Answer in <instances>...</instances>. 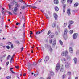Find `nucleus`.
Segmentation results:
<instances>
[{"mask_svg": "<svg viewBox=\"0 0 79 79\" xmlns=\"http://www.w3.org/2000/svg\"><path fill=\"white\" fill-rule=\"evenodd\" d=\"M64 55L66 58L67 59H70V56L68 55V51H65L64 53V52H63L62 53V56H64Z\"/></svg>", "mask_w": 79, "mask_h": 79, "instance_id": "nucleus-1", "label": "nucleus"}, {"mask_svg": "<svg viewBox=\"0 0 79 79\" xmlns=\"http://www.w3.org/2000/svg\"><path fill=\"white\" fill-rule=\"evenodd\" d=\"M45 47L46 48H47L48 49H49V50L50 52H52V51H53V50L52 49V48H51V46H50V45H49L48 44H46L45 45Z\"/></svg>", "mask_w": 79, "mask_h": 79, "instance_id": "nucleus-2", "label": "nucleus"}, {"mask_svg": "<svg viewBox=\"0 0 79 79\" xmlns=\"http://www.w3.org/2000/svg\"><path fill=\"white\" fill-rule=\"evenodd\" d=\"M78 35V34L77 33H75L73 35V39H76L77 37V36Z\"/></svg>", "mask_w": 79, "mask_h": 79, "instance_id": "nucleus-3", "label": "nucleus"}, {"mask_svg": "<svg viewBox=\"0 0 79 79\" xmlns=\"http://www.w3.org/2000/svg\"><path fill=\"white\" fill-rule=\"evenodd\" d=\"M60 64L58 63L57 64L56 67V70L58 71V70H59V69H60Z\"/></svg>", "mask_w": 79, "mask_h": 79, "instance_id": "nucleus-4", "label": "nucleus"}, {"mask_svg": "<svg viewBox=\"0 0 79 79\" xmlns=\"http://www.w3.org/2000/svg\"><path fill=\"white\" fill-rule=\"evenodd\" d=\"M49 60V57H48V56H46V57H45L44 59V61L45 63H47V61H48Z\"/></svg>", "mask_w": 79, "mask_h": 79, "instance_id": "nucleus-5", "label": "nucleus"}, {"mask_svg": "<svg viewBox=\"0 0 79 79\" xmlns=\"http://www.w3.org/2000/svg\"><path fill=\"white\" fill-rule=\"evenodd\" d=\"M52 26L53 28H55V27H56V22H54L52 24Z\"/></svg>", "mask_w": 79, "mask_h": 79, "instance_id": "nucleus-6", "label": "nucleus"}, {"mask_svg": "<svg viewBox=\"0 0 79 79\" xmlns=\"http://www.w3.org/2000/svg\"><path fill=\"white\" fill-rule=\"evenodd\" d=\"M54 18H55V19L56 20H57V19H58V15L56 13H55L54 14Z\"/></svg>", "mask_w": 79, "mask_h": 79, "instance_id": "nucleus-7", "label": "nucleus"}, {"mask_svg": "<svg viewBox=\"0 0 79 79\" xmlns=\"http://www.w3.org/2000/svg\"><path fill=\"white\" fill-rule=\"evenodd\" d=\"M70 11H71V9H69L67 10V14L68 16L71 15V12H70Z\"/></svg>", "mask_w": 79, "mask_h": 79, "instance_id": "nucleus-8", "label": "nucleus"}, {"mask_svg": "<svg viewBox=\"0 0 79 79\" xmlns=\"http://www.w3.org/2000/svg\"><path fill=\"white\" fill-rule=\"evenodd\" d=\"M69 52L71 53H73V48H72V47H70L69 48Z\"/></svg>", "mask_w": 79, "mask_h": 79, "instance_id": "nucleus-9", "label": "nucleus"}, {"mask_svg": "<svg viewBox=\"0 0 79 79\" xmlns=\"http://www.w3.org/2000/svg\"><path fill=\"white\" fill-rule=\"evenodd\" d=\"M65 66L67 68H69V63L68 62H66L65 63Z\"/></svg>", "mask_w": 79, "mask_h": 79, "instance_id": "nucleus-10", "label": "nucleus"}, {"mask_svg": "<svg viewBox=\"0 0 79 79\" xmlns=\"http://www.w3.org/2000/svg\"><path fill=\"white\" fill-rule=\"evenodd\" d=\"M66 5H64L63 6V11L64 13L65 12V10H66Z\"/></svg>", "mask_w": 79, "mask_h": 79, "instance_id": "nucleus-11", "label": "nucleus"}, {"mask_svg": "<svg viewBox=\"0 0 79 79\" xmlns=\"http://www.w3.org/2000/svg\"><path fill=\"white\" fill-rule=\"evenodd\" d=\"M53 37H54V34H53L52 33H51L49 36V38L50 39H51V38H53Z\"/></svg>", "mask_w": 79, "mask_h": 79, "instance_id": "nucleus-12", "label": "nucleus"}, {"mask_svg": "<svg viewBox=\"0 0 79 79\" xmlns=\"http://www.w3.org/2000/svg\"><path fill=\"white\" fill-rule=\"evenodd\" d=\"M67 33H68V30L67 29H65L64 31V35H67Z\"/></svg>", "mask_w": 79, "mask_h": 79, "instance_id": "nucleus-13", "label": "nucleus"}, {"mask_svg": "<svg viewBox=\"0 0 79 79\" xmlns=\"http://www.w3.org/2000/svg\"><path fill=\"white\" fill-rule=\"evenodd\" d=\"M54 4H58V3H59L58 0H54Z\"/></svg>", "mask_w": 79, "mask_h": 79, "instance_id": "nucleus-14", "label": "nucleus"}, {"mask_svg": "<svg viewBox=\"0 0 79 79\" xmlns=\"http://www.w3.org/2000/svg\"><path fill=\"white\" fill-rule=\"evenodd\" d=\"M50 76H54L55 73H54V72L52 71H50Z\"/></svg>", "mask_w": 79, "mask_h": 79, "instance_id": "nucleus-15", "label": "nucleus"}, {"mask_svg": "<svg viewBox=\"0 0 79 79\" xmlns=\"http://www.w3.org/2000/svg\"><path fill=\"white\" fill-rule=\"evenodd\" d=\"M56 40H54L52 43V45L55 46L56 45Z\"/></svg>", "mask_w": 79, "mask_h": 79, "instance_id": "nucleus-16", "label": "nucleus"}, {"mask_svg": "<svg viewBox=\"0 0 79 79\" xmlns=\"http://www.w3.org/2000/svg\"><path fill=\"white\" fill-rule=\"evenodd\" d=\"M13 69V68H10V71H11V72H12V73H13V74H16V73L14 72L13 71V70H12V69Z\"/></svg>", "mask_w": 79, "mask_h": 79, "instance_id": "nucleus-17", "label": "nucleus"}, {"mask_svg": "<svg viewBox=\"0 0 79 79\" xmlns=\"http://www.w3.org/2000/svg\"><path fill=\"white\" fill-rule=\"evenodd\" d=\"M73 60H74V63L75 64H76V63H77V59H76V58H74L73 59Z\"/></svg>", "mask_w": 79, "mask_h": 79, "instance_id": "nucleus-18", "label": "nucleus"}, {"mask_svg": "<svg viewBox=\"0 0 79 79\" xmlns=\"http://www.w3.org/2000/svg\"><path fill=\"white\" fill-rule=\"evenodd\" d=\"M69 24H73L74 23V21H69Z\"/></svg>", "mask_w": 79, "mask_h": 79, "instance_id": "nucleus-19", "label": "nucleus"}, {"mask_svg": "<svg viewBox=\"0 0 79 79\" xmlns=\"http://www.w3.org/2000/svg\"><path fill=\"white\" fill-rule=\"evenodd\" d=\"M63 36L64 38V40H66V39H67V38H68V37H67V36L66 35H63Z\"/></svg>", "mask_w": 79, "mask_h": 79, "instance_id": "nucleus-20", "label": "nucleus"}, {"mask_svg": "<svg viewBox=\"0 0 79 79\" xmlns=\"http://www.w3.org/2000/svg\"><path fill=\"white\" fill-rule=\"evenodd\" d=\"M28 68H30L31 66V64L30 63H28L27 64Z\"/></svg>", "mask_w": 79, "mask_h": 79, "instance_id": "nucleus-21", "label": "nucleus"}, {"mask_svg": "<svg viewBox=\"0 0 79 79\" xmlns=\"http://www.w3.org/2000/svg\"><path fill=\"white\" fill-rule=\"evenodd\" d=\"M25 6H24L25 7V8H26V7H27V6H29V7H30V6H31V5H27L26 3H25Z\"/></svg>", "mask_w": 79, "mask_h": 79, "instance_id": "nucleus-22", "label": "nucleus"}, {"mask_svg": "<svg viewBox=\"0 0 79 79\" xmlns=\"http://www.w3.org/2000/svg\"><path fill=\"white\" fill-rule=\"evenodd\" d=\"M55 10L56 11H58L59 10L58 7H56L55 8Z\"/></svg>", "mask_w": 79, "mask_h": 79, "instance_id": "nucleus-23", "label": "nucleus"}, {"mask_svg": "<svg viewBox=\"0 0 79 79\" xmlns=\"http://www.w3.org/2000/svg\"><path fill=\"white\" fill-rule=\"evenodd\" d=\"M78 5H79V3H76L74 5V7H76L77 6H78Z\"/></svg>", "mask_w": 79, "mask_h": 79, "instance_id": "nucleus-24", "label": "nucleus"}, {"mask_svg": "<svg viewBox=\"0 0 79 79\" xmlns=\"http://www.w3.org/2000/svg\"><path fill=\"white\" fill-rule=\"evenodd\" d=\"M6 78L7 79H11V76H7L6 77Z\"/></svg>", "mask_w": 79, "mask_h": 79, "instance_id": "nucleus-25", "label": "nucleus"}, {"mask_svg": "<svg viewBox=\"0 0 79 79\" xmlns=\"http://www.w3.org/2000/svg\"><path fill=\"white\" fill-rule=\"evenodd\" d=\"M73 1V0H70L69 1V0H67V2H70V4H71V3H72V1Z\"/></svg>", "mask_w": 79, "mask_h": 79, "instance_id": "nucleus-26", "label": "nucleus"}, {"mask_svg": "<svg viewBox=\"0 0 79 79\" xmlns=\"http://www.w3.org/2000/svg\"><path fill=\"white\" fill-rule=\"evenodd\" d=\"M14 10L15 11H17V10H18V8L17 7H15L14 8V10Z\"/></svg>", "mask_w": 79, "mask_h": 79, "instance_id": "nucleus-27", "label": "nucleus"}, {"mask_svg": "<svg viewBox=\"0 0 79 79\" xmlns=\"http://www.w3.org/2000/svg\"><path fill=\"white\" fill-rule=\"evenodd\" d=\"M38 74L39 72H36L34 75V76H36V75H38Z\"/></svg>", "mask_w": 79, "mask_h": 79, "instance_id": "nucleus-28", "label": "nucleus"}, {"mask_svg": "<svg viewBox=\"0 0 79 79\" xmlns=\"http://www.w3.org/2000/svg\"><path fill=\"white\" fill-rule=\"evenodd\" d=\"M66 2V0H62V3L63 4V3H64Z\"/></svg>", "mask_w": 79, "mask_h": 79, "instance_id": "nucleus-29", "label": "nucleus"}, {"mask_svg": "<svg viewBox=\"0 0 79 79\" xmlns=\"http://www.w3.org/2000/svg\"><path fill=\"white\" fill-rule=\"evenodd\" d=\"M67 25V23H64V25L63 27H66V26Z\"/></svg>", "mask_w": 79, "mask_h": 79, "instance_id": "nucleus-30", "label": "nucleus"}, {"mask_svg": "<svg viewBox=\"0 0 79 79\" xmlns=\"http://www.w3.org/2000/svg\"><path fill=\"white\" fill-rule=\"evenodd\" d=\"M60 71L61 72H63V68L61 67V69H60Z\"/></svg>", "mask_w": 79, "mask_h": 79, "instance_id": "nucleus-31", "label": "nucleus"}, {"mask_svg": "<svg viewBox=\"0 0 79 79\" xmlns=\"http://www.w3.org/2000/svg\"><path fill=\"white\" fill-rule=\"evenodd\" d=\"M13 13L14 14H15V15H17V13H16V12H17V11H15V10H13Z\"/></svg>", "mask_w": 79, "mask_h": 79, "instance_id": "nucleus-32", "label": "nucleus"}, {"mask_svg": "<svg viewBox=\"0 0 79 79\" xmlns=\"http://www.w3.org/2000/svg\"><path fill=\"white\" fill-rule=\"evenodd\" d=\"M73 33V30H71L70 31V34H72Z\"/></svg>", "mask_w": 79, "mask_h": 79, "instance_id": "nucleus-33", "label": "nucleus"}, {"mask_svg": "<svg viewBox=\"0 0 79 79\" xmlns=\"http://www.w3.org/2000/svg\"><path fill=\"white\" fill-rule=\"evenodd\" d=\"M7 45H11V42H8L7 43Z\"/></svg>", "mask_w": 79, "mask_h": 79, "instance_id": "nucleus-34", "label": "nucleus"}, {"mask_svg": "<svg viewBox=\"0 0 79 79\" xmlns=\"http://www.w3.org/2000/svg\"><path fill=\"white\" fill-rule=\"evenodd\" d=\"M59 42H60V45H63V42H62V41H61V40H60L59 41Z\"/></svg>", "mask_w": 79, "mask_h": 79, "instance_id": "nucleus-35", "label": "nucleus"}, {"mask_svg": "<svg viewBox=\"0 0 79 79\" xmlns=\"http://www.w3.org/2000/svg\"><path fill=\"white\" fill-rule=\"evenodd\" d=\"M51 34V31L50 30H49L48 31V35H49V34Z\"/></svg>", "mask_w": 79, "mask_h": 79, "instance_id": "nucleus-36", "label": "nucleus"}, {"mask_svg": "<svg viewBox=\"0 0 79 79\" xmlns=\"http://www.w3.org/2000/svg\"><path fill=\"white\" fill-rule=\"evenodd\" d=\"M19 5H18V4H16V6L17 8H19Z\"/></svg>", "mask_w": 79, "mask_h": 79, "instance_id": "nucleus-37", "label": "nucleus"}, {"mask_svg": "<svg viewBox=\"0 0 79 79\" xmlns=\"http://www.w3.org/2000/svg\"><path fill=\"white\" fill-rule=\"evenodd\" d=\"M30 37H31V38H32V36H31V35H32V34H33V33H32V31H30Z\"/></svg>", "mask_w": 79, "mask_h": 79, "instance_id": "nucleus-38", "label": "nucleus"}, {"mask_svg": "<svg viewBox=\"0 0 79 79\" xmlns=\"http://www.w3.org/2000/svg\"><path fill=\"white\" fill-rule=\"evenodd\" d=\"M65 77H66V75L64 74L63 75V79H64V78H65Z\"/></svg>", "mask_w": 79, "mask_h": 79, "instance_id": "nucleus-39", "label": "nucleus"}, {"mask_svg": "<svg viewBox=\"0 0 79 79\" xmlns=\"http://www.w3.org/2000/svg\"><path fill=\"white\" fill-rule=\"evenodd\" d=\"M39 34H40L39 31H38L36 33V34L37 35Z\"/></svg>", "mask_w": 79, "mask_h": 79, "instance_id": "nucleus-40", "label": "nucleus"}, {"mask_svg": "<svg viewBox=\"0 0 79 79\" xmlns=\"http://www.w3.org/2000/svg\"><path fill=\"white\" fill-rule=\"evenodd\" d=\"M68 75H71V73L70 72H68Z\"/></svg>", "mask_w": 79, "mask_h": 79, "instance_id": "nucleus-41", "label": "nucleus"}, {"mask_svg": "<svg viewBox=\"0 0 79 79\" xmlns=\"http://www.w3.org/2000/svg\"><path fill=\"white\" fill-rule=\"evenodd\" d=\"M10 56H11V55H8L7 58V59L9 60V58H10Z\"/></svg>", "mask_w": 79, "mask_h": 79, "instance_id": "nucleus-42", "label": "nucleus"}, {"mask_svg": "<svg viewBox=\"0 0 79 79\" xmlns=\"http://www.w3.org/2000/svg\"><path fill=\"white\" fill-rule=\"evenodd\" d=\"M21 8L22 10H24L25 8V6H21Z\"/></svg>", "mask_w": 79, "mask_h": 79, "instance_id": "nucleus-43", "label": "nucleus"}, {"mask_svg": "<svg viewBox=\"0 0 79 79\" xmlns=\"http://www.w3.org/2000/svg\"><path fill=\"white\" fill-rule=\"evenodd\" d=\"M8 64H9V62H7L6 64V66H8Z\"/></svg>", "mask_w": 79, "mask_h": 79, "instance_id": "nucleus-44", "label": "nucleus"}, {"mask_svg": "<svg viewBox=\"0 0 79 79\" xmlns=\"http://www.w3.org/2000/svg\"><path fill=\"white\" fill-rule=\"evenodd\" d=\"M52 39H50L49 40V43L50 44L52 43Z\"/></svg>", "mask_w": 79, "mask_h": 79, "instance_id": "nucleus-45", "label": "nucleus"}, {"mask_svg": "<svg viewBox=\"0 0 79 79\" xmlns=\"http://www.w3.org/2000/svg\"><path fill=\"white\" fill-rule=\"evenodd\" d=\"M6 48H7V49H10V46H6Z\"/></svg>", "mask_w": 79, "mask_h": 79, "instance_id": "nucleus-46", "label": "nucleus"}, {"mask_svg": "<svg viewBox=\"0 0 79 79\" xmlns=\"http://www.w3.org/2000/svg\"><path fill=\"white\" fill-rule=\"evenodd\" d=\"M16 44H20V43H19V42L18 41H17L15 42Z\"/></svg>", "mask_w": 79, "mask_h": 79, "instance_id": "nucleus-47", "label": "nucleus"}, {"mask_svg": "<svg viewBox=\"0 0 79 79\" xmlns=\"http://www.w3.org/2000/svg\"><path fill=\"white\" fill-rule=\"evenodd\" d=\"M31 6V7H32V8H37V7L35 6Z\"/></svg>", "mask_w": 79, "mask_h": 79, "instance_id": "nucleus-48", "label": "nucleus"}, {"mask_svg": "<svg viewBox=\"0 0 79 79\" xmlns=\"http://www.w3.org/2000/svg\"><path fill=\"white\" fill-rule=\"evenodd\" d=\"M33 65H34V66H36V65H37V63H33Z\"/></svg>", "mask_w": 79, "mask_h": 79, "instance_id": "nucleus-49", "label": "nucleus"}, {"mask_svg": "<svg viewBox=\"0 0 79 79\" xmlns=\"http://www.w3.org/2000/svg\"><path fill=\"white\" fill-rule=\"evenodd\" d=\"M70 26H71V24L69 23V26H68V27L69 29H70Z\"/></svg>", "mask_w": 79, "mask_h": 79, "instance_id": "nucleus-50", "label": "nucleus"}, {"mask_svg": "<svg viewBox=\"0 0 79 79\" xmlns=\"http://www.w3.org/2000/svg\"><path fill=\"white\" fill-rule=\"evenodd\" d=\"M11 48H13V47H14V46H13V44H11Z\"/></svg>", "mask_w": 79, "mask_h": 79, "instance_id": "nucleus-51", "label": "nucleus"}, {"mask_svg": "<svg viewBox=\"0 0 79 79\" xmlns=\"http://www.w3.org/2000/svg\"><path fill=\"white\" fill-rule=\"evenodd\" d=\"M8 13H9V14L10 15H13V14H12V13H11V12H8Z\"/></svg>", "mask_w": 79, "mask_h": 79, "instance_id": "nucleus-52", "label": "nucleus"}, {"mask_svg": "<svg viewBox=\"0 0 79 79\" xmlns=\"http://www.w3.org/2000/svg\"><path fill=\"white\" fill-rule=\"evenodd\" d=\"M15 1H13L12 3L13 4V5H14V4H15Z\"/></svg>", "mask_w": 79, "mask_h": 79, "instance_id": "nucleus-53", "label": "nucleus"}, {"mask_svg": "<svg viewBox=\"0 0 79 79\" xmlns=\"http://www.w3.org/2000/svg\"><path fill=\"white\" fill-rule=\"evenodd\" d=\"M12 5H9V9H11V7L10 6H11Z\"/></svg>", "mask_w": 79, "mask_h": 79, "instance_id": "nucleus-54", "label": "nucleus"}, {"mask_svg": "<svg viewBox=\"0 0 79 79\" xmlns=\"http://www.w3.org/2000/svg\"><path fill=\"white\" fill-rule=\"evenodd\" d=\"M13 57H12L11 58V59L10 60V61L11 62V61H13Z\"/></svg>", "mask_w": 79, "mask_h": 79, "instance_id": "nucleus-55", "label": "nucleus"}, {"mask_svg": "<svg viewBox=\"0 0 79 79\" xmlns=\"http://www.w3.org/2000/svg\"><path fill=\"white\" fill-rule=\"evenodd\" d=\"M45 16L46 17L48 16V15H47L46 13H45Z\"/></svg>", "mask_w": 79, "mask_h": 79, "instance_id": "nucleus-56", "label": "nucleus"}, {"mask_svg": "<svg viewBox=\"0 0 79 79\" xmlns=\"http://www.w3.org/2000/svg\"><path fill=\"white\" fill-rule=\"evenodd\" d=\"M42 61V59H40L38 61V62L39 63H40L41 62V61Z\"/></svg>", "mask_w": 79, "mask_h": 79, "instance_id": "nucleus-57", "label": "nucleus"}, {"mask_svg": "<svg viewBox=\"0 0 79 79\" xmlns=\"http://www.w3.org/2000/svg\"><path fill=\"white\" fill-rule=\"evenodd\" d=\"M47 19H48H48H49V17H48V16H47V17H46Z\"/></svg>", "mask_w": 79, "mask_h": 79, "instance_id": "nucleus-58", "label": "nucleus"}, {"mask_svg": "<svg viewBox=\"0 0 79 79\" xmlns=\"http://www.w3.org/2000/svg\"><path fill=\"white\" fill-rule=\"evenodd\" d=\"M15 67L17 69H18V68H19V66H15Z\"/></svg>", "mask_w": 79, "mask_h": 79, "instance_id": "nucleus-59", "label": "nucleus"}, {"mask_svg": "<svg viewBox=\"0 0 79 79\" xmlns=\"http://www.w3.org/2000/svg\"><path fill=\"white\" fill-rule=\"evenodd\" d=\"M22 19H24V20L25 21V18H24V17L22 16Z\"/></svg>", "mask_w": 79, "mask_h": 79, "instance_id": "nucleus-60", "label": "nucleus"}, {"mask_svg": "<svg viewBox=\"0 0 79 79\" xmlns=\"http://www.w3.org/2000/svg\"><path fill=\"white\" fill-rule=\"evenodd\" d=\"M79 52L77 51V53H76V54L77 55H79Z\"/></svg>", "mask_w": 79, "mask_h": 79, "instance_id": "nucleus-61", "label": "nucleus"}, {"mask_svg": "<svg viewBox=\"0 0 79 79\" xmlns=\"http://www.w3.org/2000/svg\"><path fill=\"white\" fill-rule=\"evenodd\" d=\"M23 49H24V48L22 47L21 48V51H23Z\"/></svg>", "mask_w": 79, "mask_h": 79, "instance_id": "nucleus-62", "label": "nucleus"}, {"mask_svg": "<svg viewBox=\"0 0 79 79\" xmlns=\"http://www.w3.org/2000/svg\"><path fill=\"white\" fill-rule=\"evenodd\" d=\"M50 77H50V76H49L47 78V79H50Z\"/></svg>", "mask_w": 79, "mask_h": 79, "instance_id": "nucleus-63", "label": "nucleus"}, {"mask_svg": "<svg viewBox=\"0 0 79 79\" xmlns=\"http://www.w3.org/2000/svg\"><path fill=\"white\" fill-rule=\"evenodd\" d=\"M18 24H19V23L17 22V23H16V26H18Z\"/></svg>", "mask_w": 79, "mask_h": 79, "instance_id": "nucleus-64", "label": "nucleus"}]
</instances>
